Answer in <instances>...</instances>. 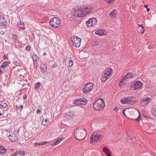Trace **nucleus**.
<instances>
[{
  "label": "nucleus",
  "instance_id": "f257e3e1",
  "mask_svg": "<svg viewBox=\"0 0 156 156\" xmlns=\"http://www.w3.org/2000/svg\"><path fill=\"white\" fill-rule=\"evenodd\" d=\"M92 7L90 5L84 6L82 8L80 6H78L77 8H73L72 12L76 17H82L87 15L92 10Z\"/></svg>",
  "mask_w": 156,
  "mask_h": 156
},
{
  "label": "nucleus",
  "instance_id": "f03ea898",
  "mask_svg": "<svg viewBox=\"0 0 156 156\" xmlns=\"http://www.w3.org/2000/svg\"><path fill=\"white\" fill-rule=\"evenodd\" d=\"M87 133L85 129L77 128L74 131L75 137L78 140L83 139L86 135Z\"/></svg>",
  "mask_w": 156,
  "mask_h": 156
},
{
  "label": "nucleus",
  "instance_id": "7ed1b4c3",
  "mask_svg": "<svg viewBox=\"0 0 156 156\" xmlns=\"http://www.w3.org/2000/svg\"><path fill=\"white\" fill-rule=\"evenodd\" d=\"M105 105L104 101L101 98H99L93 104V107L94 109L97 110L101 109L103 108Z\"/></svg>",
  "mask_w": 156,
  "mask_h": 156
},
{
  "label": "nucleus",
  "instance_id": "20e7f679",
  "mask_svg": "<svg viewBox=\"0 0 156 156\" xmlns=\"http://www.w3.org/2000/svg\"><path fill=\"white\" fill-rule=\"evenodd\" d=\"M121 102L123 104H133L135 102V100L134 97H128L122 98Z\"/></svg>",
  "mask_w": 156,
  "mask_h": 156
},
{
  "label": "nucleus",
  "instance_id": "39448f33",
  "mask_svg": "<svg viewBox=\"0 0 156 156\" xmlns=\"http://www.w3.org/2000/svg\"><path fill=\"white\" fill-rule=\"evenodd\" d=\"M61 22L59 19L55 17L51 19L49 22L50 24L54 27H57L60 26Z\"/></svg>",
  "mask_w": 156,
  "mask_h": 156
},
{
  "label": "nucleus",
  "instance_id": "423d86ee",
  "mask_svg": "<svg viewBox=\"0 0 156 156\" xmlns=\"http://www.w3.org/2000/svg\"><path fill=\"white\" fill-rule=\"evenodd\" d=\"M81 39L77 36H73L71 39V41L73 43V46L76 48L79 47L80 45Z\"/></svg>",
  "mask_w": 156,
  "mask_h": 156
},
{
  "label": "nucleus",
  "instance_id": "0eeeda50",
  "mask_svg": "<svg viewBox=\"0 0 156 156\" xmlns=\"http://www.w3.org/2000/svg\"><path fill=\"white\" fill-rule=\"evenodd\" d=\"M93 84L91 83H87L84 87L83 88L82 91L85 93L87 94L91 91L92 89Z\"/></svg>",
  "mask_w": 156,
  "mask_h": 156
},
{
  "label": "nucleus",
  "instance_id": "6e6552de",
  "mask_svg": "<svg viewBox=\"0 0 156 156\" xmlns=\"http://www.w3.org/2000/svg\"><path fill=\"white\" fill-rule=\"evenodd\" d=\"M97 22V19L95 18H92L90 19L87 21L86 22V23L87 26L90 27L95 26Z\"/></svg>",
  "mask_w": 156,
  "mask_h": 156
},
{
  "label": "nucleus",
  "instance_id": "1a4fd4ad",
  "mask_svg": "<svg viewBox=\"0 0 156 156\" xmlns=\"http://www.w3.org/2000/svg\"><path fill=\"white\" fill-rule=\"evenodd\" d=\"M101 136V135L98 134L96 132L94 133L90 137L91 141L90 143L92 144L94 141H96L99 140Z\"/></svg>",
  "mask_w": 156,
  "mask_h": 156
},
{
  "label": "nucleus",
  "instance_id": "9d476101",
  "mask_svg": "<svg viewBox=\"0 0 156 156\" xmlns=\"http://www.w3.org/2000/svg\"><path fill=\"white\" fill-rule=\"evenodd\" d=\"M142 86V84L140 81H136L134 82L131 87V89L135 90L137 89H140Z\"/></svg>",
  "mask_w": 156,
  "mask_h": 156
},
{
  "label": "nucleus",
  "instance_id": "9b49d317",
  "mask_svg": "<svg viewBox=\"0 0 156 156\" xmlns=\"http://www.w3.org/2000/svg\"><path fill=\"white\" fill-rule=\"evenodd\" d=\"M113 70L111 68H108L104 72L102 76L105 77H109L111 75Z\"/></svg>",
  "mask_w": 156,
  "mask_h": 156
},
{
  "label": "nucleus",
  "instance_id": "f8f14e48",
  "mask_svg": "<svg viewBox=\"0 0 156 156\" xmlns=\"http://www.w3.org/2000/svg\"><path fill=\"white\" fill-rule=\"evenodd\" d=\"M150 100V98L148 97L143 98H142L140 101L141 105L143 106L146 105L149 103V101Z\"/></svg>",
  "mask_w": 156,
  "mask_h": 156
},
{
  "label": "nucleus",
  "instance_id": "ddd939ff",
  "mask_svg": "<svg viewBox=\"0 0 156 156\" xmlns=\"http://www.w3.org/2000/svg\"><path fill=\"white\" fill-rule=\"evenodd\" d=\"M64 117L66 119H71L74 117L73 112L70 111L66 113L64 115Z\"/></svg>",
  "mask_w": 156,
  "mask_h": 156
},
{
  "label": "nucleus",
  "instance_id": "4468645a",
  "mask_svg": "<svg viewBox=\"0 0 156 156\" xmlns=\"http://www.w3.org/2000/svg\"><path fill=\"white\" fill-rule=\"evenodd\" d=\"M7 136L12 142L16 141L18 140V137L13 134H8L7 135Z\"/></svg>",
  "mask_w": 156,
  "mask_h": 156
},
{
  "label": "nucleus",
  "instance_id": "2eb2a0df",
  "mask_svg": "<svg viewBox=\"0 0 156 156\" xmlns=\"http://www.w3.org/2000/svg\"><path fill=\"white\" fill-rule=\"evenodd\" d=\"M7 23L5 18L2 16L0 18V25L1 26H5L7 25Z\"/></svg>",
  "mask_w": 156,
  "mask_h": 156
},
{
  "label": "nucleus",
  "instance_id": "dca6fc26",
  "mask_svg": "<svg viewBox=\"0 0 156 156\" xmlns=\"http://www.w3.org/2000/svg\"><path fill=\"white\" fill-rule=\"evenodd\" d=\"M40 69L43 73H45L47 71V66L44 64H41L40 65Z\"/></svg>",
  "mask_w": 156,
  "mask_h": 156
},
{
  "label": "nucleus",
  "instance_id": "f3484780",
  "mask_svg": "<svg viewBox=\"0 0 156 156\" xmlns=\"http://www.w3.org/2000/svg\"><path fill=\"white\" fill-rule=\"evenodd\" d=\"M133 74L131 73H127L122 78V80L124 81L126 80V78H132L133 77Z\"/></svg>",
  "mask_w": 156,
  "mask_h": 156
},
{
  "label": "nucleus",
  "instance_id": "a211bd4d",
  "mask_svg": "<svg viewBox=\"0 0 156 156\" xmlns=\"http://www.w3.org/2000/svg\"><path fill=\"white\" fill-rule=\"evenodd\" d=\"M25 155L24 152L23 151H16L12 156H24Z\"/></svg>",
  "mask_w": 156,
  "mask_h": 156
},
{
  "label": "nucleus",
  "instance_id": "6ab92c4d",
  "mask_svg": "<svg viewBox=\"0 0 156 156\" xmlns=\"http://www.w3.org/2000/svg\"><path fill=\"white\" fill-rule=\"evenodd\" d=\"M7 149L3 146L0 145V154H4L6 153Z\"/></svg>",
  "mask_w": 156,
  "mask_h": 156
},
{
  "label": "nucleus",
  "instance_id": "aec40b11",
  "mask_svg": "<svg viewBox=\"0 0 156 156\" xmlns=\"http://www.w3.org/2000/svg\"><path fill=\"white\" fill-rule=\"evenodd\" d=\"M10 64V62L5 61L3 62L2 63V65L0 66V69L1 68H6L8 64Z\"/></svg>",
  "mask_w": 156,
  "mask_h": 156
},
{
  "label": "nucleus",
  "instance_id": "412c9836",
  "mask_svg": "<svg viewBox=\"0 0 156 156\" xmlns=\"http://www.w3.org/2000/svg\"><path fill=\"white\" fill-rule=\"evenodd\" d=\"M80 105H85L87 104V100L85 98H80Z\"/></svg>",
  "mask_w": 156,
  "mask_h": 156
},
{
  "label": "nucleus",
  "instance_id": "4be33fe9",
  "mask_svg": "<svg viewBox=\"0 0 156 156\" xmlns=\"http://www.w3.org/2000/svg\"><path fill=\"white\" fill-rule=\"evenodd\" d=\"M12 40L15 43V44H16L17 42L18 41L17 36L16 34H14L13 35Z\"/></svg>",
  "mask_w": 156,
  "mask_h": 156
},
{
  "label": "nucleus",
  "instance_id": "5701e85b",
  "mask_svg": "<svg viewBox=\"0 0 156 156\" xmlns=\"http://www.w3.org/2000/svg\"><path fill=\"white\" fill-rule=\"evenodd\" d=\"M49 121L47 119H43L42 124L44 126H47L48 125Z\"/></svg>",
  "mask_w": 156,
  "mask_h": 156
},
{
  "label": "nucleus",
  "instance_id": "b1692460",
  "mask_svg": "<svg viewBox=\"0 0 156 156\" xmlns=\"http://www.w3.org/2000/svg\"><path fill=\"white\" fill-rule=\"evenodd\" d=\"M62 140V139L59 138L55 142H52L51 144L53 146L56 145L60 142Z\"/></svg>",
  "mask_w": 156,
  "mask_h": 156
},
{
  "label": "nucleus",
  "instance_id": "393cba45",
  "mask_svg": "<svg viewBox=\"0 0 156 156\" xmlns=\"http://www.w3.org/2000/svg\"><path fill=\"white\" fill-rule=\"evenodd\" d=\"M103 151L106 154H108V153H110L109 149L106 147H103Z\"/></svg>",
  "mask_w": 156,
  "mask_h": 156
},
{
  "label": "nucleus",
  "instance_id": "a878e982",
  "mask_svg": "<svg viewBox=\"0 0 156 156\" xmlns=\"http://www.w3.org/2000/svg\"><path fill=\"white\" fill-rule=\"evenodd\" d=\"M116 15V10H113L112 12L109 14V15L112 17H114Z\"/></svg>",
  "mask_w": 156,
  "mask_h": 156
},
{
  "label": "nucleus",
  "instance_id": "bb28decb",
  "mask_svg": "<svg viewBox=\"0 0 156 156\" xmlns=\"http://www.w3.org/2000/svg\"><path fill=\"white\" fill-rule=\"evenodd\" d=\"M16 110H21L23 108V105H20V106L16 105Z\"/></svg>",
  "mask_w": 156,
  "mask_h": 156
},
{
  "label": "nucleus",
  "instance_id": "cd10ccee",
  "mask_svg": "<svg viewBox=\"0 0 156 156\" xmlns=\"http://www.w3.org/2000/svg\"><path fill=\"white\" fill-rule=\"evenodd\" d=\"M151 112L152 114L155 116H156V107L152 109Z\"/></svg>",
  "mask_w": 156,
  "mask_h": 156
},
{
  "label": "nucleus",
  "instance_id": "c85d7f7f",
  "mask_svg": "<svg viewBox=\"0 0 156 156\" xmlns=\"http://www.w3.org/2000/svg\"><path fill=\"white\" fill-rule=\"evenodd\" d=\"M80 98L79 99H77L73 102V103L75 105H80Z\"/></svg>",
  "mask_w": 156,
  "mask_h": 156
},
{
  "label": "nucleus",
  "instance_id": "c756f323",
  "mask_svg": "<svg viewBox=\"0 0 156 156\" xmlns=\"http://www.w3.org/2000/svg\"><path fill=\"white\" fill-rule=\"evenodd\" d=\"M7 106L6 103L5 102L2 103L0 104V108H5Z\"/></svg>",
  "mask_w": 156,
  "mask_h": 156
},
{
  "label": "nucleus",
  "instance_id": "7c9ffc66",
  "mask_svg": "<svg viewBox=\"0 0 156 156\" xmlns=\"http://www.w3.org/2000/svg\"><path fill=\"white\" fill-rule=\"evenodd\" d=\"M91 44L93 46H96L98 45V43L97 41H93L92 42Z\"/></svg>",
  "mask_w": 156,
  "mask_h": 156
},
{
  "label": "nucleus",
  "instance_id": "2f4dec72",
  "mask_svg": "<svg viewBox=\"0 0 156 156\" xmlns=\"http://www.w3.org/2000/svg\"><path fill=\"white\" fill-rule=\"evenodd\" d=\"M108 78V77H105L102 76H101V80L102 82H104Z\"/></svg>",
  "mask_w": 156,
  "mask_h": 156
},
{
  "label": "nucleus",
  "instance_id": "473e14b6",
  "mask_svg": "<svg viewBox=\"0 0 156 156\" xmlns=\"http://www.w3.org/2000/svg\"><path fill=\"white\" fill-rule=\"evenodd\" d=\"M73 64V62L72 60L70 59L69 62V66H68V68L71 67Z\"/></svg>",
  "mask_w": 156,
  "mask_h": 156
},
{
  "label": "nucleus",
  "instance_id": "72a5a7b5",
  "mask_svg": "<svg viewBox=\"0 0 156 156\" xmlns=\"http://www.w3.org/2000/svg\"><path fill=\"white\" fill-rule=\"evenodd\" d=\"M40 83L39 82H38L36 84V85L35 86V89H38L40 86Z\"/></svg>",
  "mask_w": 156,
  "mask_h": 156
},
{
  "label": "nucleus",
  "instance_id": "f704fd0d",
  "mask_svg": "<svg viewBox=\"0 0 156 156\" xmlns=\"http://www.w3.org/2000/svg\"><path fill=\"white\" fill-rule=\"evenodd\" d=\"M17 42L16 44H18L17 46L19 47H22V43L19 41Z\"/></svg>",
  "mask_w": 156,
  "mask_h": 156
},
{
  "label": "nucleus",
  "instance_id": "c9c22d12",
  "mask_svg": "<svg viewBox=\"0 0 156 156\" xmlns=\"http://www.w3.org/2000/svg\"><path fill=\"white\" fill-rule=\"evenodd\" d=\"M45 142H41L40 143H34V144L35 145H41V144H45Z\"/></svg>",
  "mask_w": 156,
  "mask_h": 156
},
{
  "label": "nucleus",
  "instance_id": "e433bc0d",
  "mask_svg": "<svg viewBox=\"0 0 156 156\" xmlns=\"http://www.w3.org/2000/svg\"><path fill=\"white\" fill-rule=\"evenodd\" d=\"M37 56L36 55H34L32 56V58L33 59L34 61L35 60V61H37V60L36 59V58Z\"/></svg>",
  "mask_w": 156,
  "mask_h": 156
},
{
  "label": "nucleus",
  "instance_id": "4c0bfd02",
  "mask_svg": "<svg viewBox=\"0 0 156 156\" xmlns=\"http://www.w3.org/2000/svg\"><path fill=\"white\" fill-rule=\"evenodd\" d=\"M140 119H141V117L140 116V115H139L138 116V118H137V119H134V120H135L137 122H139V121L140 120Z\"/></svg>",
  "mask_w": 156,
  "mask_h": 156
},
{
  "label": "nucleus",
  "instance_id": "58836bf2",
  "mask_svg": "<svg viewBox=\"0 0 156 156\" xmlns=\"http://www.w3.org/2000/svg\"><path fill=\"white\" fill-rule=\"evenodd\" d=\"M148 5H145L144 6V7L147 9V12H148L150 10V9L148 7Z\"/></svg>",
  "mask_w": 156,
  "mask_h": 156
},
{
  "label": "nucleus",
  "instance_id": "ea45409f",
  "mask_svg": "<svg viewBox=\"0 0 156 156\" xmlns=\"http://www.w3.org/2000/svg\"><path fill=\"white\" fill-rule=\"evenodd\" d=\"M5 33V32L4 30H1L0 31V33L2 35H4Z\"/></svg>",
  "mask_w": 156,
  "mask_h": 156
},
{
  "label": "nucleus",
  "instance_id": "a19ab883",
  "mask_svg": "<svg viewBox=\"0 0 156 156\" xmlns=\"http://www.w3.org/2000/svg\"><path fill=\"white\" fill-rule=\"evenodd\" d=\"M26 49L27 51H29L30 50V48L29 46H27L26 48Z\"/></svg>",
  "mask_w": 156,
  "mask_h": 156
},
{
  "label": "nucleus",
  "instance_id": "79ce46f5",
  "mask_svg": "<svg viewBox=\"0 0 156 156\" xmlns=\"http://www.w3.org/2000/svg\"><path fill=\"white\" fill-rule=\"evenodd\" d=\"M96 34H98V35H99V36L102 35H103L104 34H102V33H101V32H98H98H96Z\"/></svg>",
  "mask_w": 156,
  "mask_h": 156
},
{
  "label": "nucleus",
  "instance_id": "37998d69",
  "mask_svg": "<svg viewBox=\"0 0 156 156\" xmlns=\"http://www.w3.org/2000/svg\"><path fill=\"white\" fill-rule=\"evenodd\" d=\"M114 0H105L106 2L109 4L111 3L112 1H113Z\"/></svg>",
  "mask_w": 156,
  "mask_h": 156
},
{
  "label": "nucleus",
  "instance_id": "c03bdc74",
  "mask_svg": "<svg viewBox=\"0 0 156 156\" xmlns=\"http://www.w3.org/2000/svg\"><path fill=\"white\" fill-rule=\"evenodd\" d=\"M8 56L7 55H3V58H6L7 59H8Z\"/></svg>",
  "mask_w": 156,
  "mask_h": 156
},
{
  "label": "nucleus",
  "instance_id": "a18cd8bd",
  "mask_svg": "<svg viewBox=\"0 0 156 156\" xmlns=\"http://www.w3.org/2000/svg\"><path fill=\"white\" fill-rule=\"evenodd\" d=\"M144 27H142V29L141 30V33H144Z\"/></svg>",
  "mask_w": 156,
  "mask_h": 156
},
{
  "label": "nucleus",
  "instance_id": "49530a36",
  "mask_svg": "<svg viewBox=\"0 0 156 156\" xmlns=\"http://www.w3.org/2000/svg\"><path fill=\"white\" fill-rule=\"evenodd\" d=\"M41 109H38L37 110V114H38L41 112Z\"/></svg>",
  "mask_w": 156,
  "mask_h": 156
},
{
  "label": "nucleus",
  "instance_id": "de8ad7c7",
  "mask_svg": "<svg viewBox=\"0 0 156 156\" xmlns=\"http://www.w3.org/2000/svg\"><path fill=\"white\" fill-rule=\"evenodd\" d=\"M27 98V94H25L23 98L24 99H26Z\"/></svg>",
  "mask_w": 156,
  "mask_h": 156
},
{
  "label": "nucleus",
  "instance_id": "09e8293b",
  "mask_svg": "<svg viewBox=\"0 0 156 156\" xmlns=\"http://www.w3.org/2000/svg\"><path fill=\"white\" fill-rule=\"evenodd\" d=\"M108 156H112L110 152L109 153H108V154H106Z\"/></svg>",
  "mask_w": 156,
  "mask_h": 156
},
{
  "label": "nucleus",
  "instance_id": "8fccbe9b",
  "mask_svg": "<svg viewBox=\"0 0 156 156\" xmlns=\"http://www.w3.org/2000/svg\"><path fill=\"white\" fill-rule=\"evenodd\" d=\"M14 63L15 65H17L18 64V62L17 61H14Z\"/></svg>",
  "mask_w": 156,
  "mask_h": 156
},
{
  "label": "nucleus",
  "instance_id": "3c124183",
  "mask_svg": "<svg viewBox=\"0 0 156 156\" xmlns=\"http://www.w3.org/2000/svg\"><path fill=\"white\" fill-rule=\"evenodd\" d=\"M152 47V46H151V45H149L148 46V48L149 49H151V48Z\"/></svg>",
  "mask_w": 156,
  "mask_h": 156
},
{
  "label": "nucleus",
  "instance_id": "603ef678",
  "mask_svg": "<svg viewBox=\"0 0 156 156\" xmlns=\"http://www.w3.org/2000/svg\"><path fill=\"white\" fill-rule=\"evenodd\" d=\"M132 8L134 10H136V7H135L133 6L132 7Z\"/></svg>",
  "mask_w": 156,
  "mask_h": 156
},
{
  "label": "nucleus",
  "instance_id": "864d4df0",
  "mask_svg": "<svg viewBox=\"0 0 156 156\" xmlns=\"http://www.w3.org/2000/svg\"><path fill=\"white\" fill-rule=\"evenodd\" d=\"M125 109H124L123 110V112H122V113L124 114V115L125 116H126V114H125Z\"/></svg>",
  "mask_w": 156,
  "mask_h": 156
},
{
  "label": "nucleus",
  "instance_id": "5fc2aeb1",
  "mask_svg": "<svg viewBox=\"0 0 156 156\" xmlns=\"http://www.w3.org/2000/svg\"><path fill=\"white\" fill-rule=\"evenodd\" d=\"M114 110H118V108L117 107H115V108H114Z\"/></svg>",
  "mask_w": 156,
  "mask_h": 156
},
{
  "label": "nucleus",
  "instance_id": "6e6d98bb",
  "mask_svg": "<svg viewBox=\"0 0 156 156\" xmlns=\"http://www.w3.org/2000/svg\"><path fill=\"white\" fill-rule=\"evenodd\" d=\"M129 140H133V138L132 137H129Z\"/></svg>",
  "mask_w": 156,
  "mask_h": 156
},
{
  "label": "nucleus",
  "instance_id": "4d7b16f0",
  "mask_svg": "<svg viewBox=\"0 0 156 156\" xmlns=\"http://www.w3.org/2000/svg\"><path fill=\"white\" fill-rule=\"evenodd\" d=\"M126 136L127 137H129V134H127V133H126Z\"/></svg>",
  "mask_w": 156,
  "mask_h": 156
},
{
  "label": "nucleus",
  "instance_id": "13d9d810",
  "mask_svg": "<svg viewBox=\"0 0 156 156\" xmlns=\"http://www.w3.org/2000/svg\"><path fill=\"white\" fill-rule=\"evenodd\" d=\"M43 54L44 55H46V54L45 52H44L43 53Z\"/></svg>",
  "mask_w": 156,
  "mask_h": 156
},
{
  "label": "nucleus",
  "instance_id": "bf43d9fd",
  "mask_svg": "<svg viewBox=\"0 0 156 156\" xmlns=\"http://www.w3.org/2000/svg\"><path fill=\"white\" fill-rule=\"evenodd\" d=\"M22 28L23 30L25 29V27L24 26H23V27H22Z\"/></svg>",
  "mask_w": 156,
  "mask_h": 156
},
{
  "label": "nucleus",
  "instance_id": "052dcab7",
  "mask_svg": "<svg viewBox=\"0 0 156 156\" xmlns=\"http://www.w3.org/2000/svg\"><path fill=\"white\" fill-rule=\"evenodd\" d=\"M138 26H140V27H142V26H141V24H138Z\"/></svg>",
  "mask_w": 156,
  "mask_h": 156
},
{
  "label": "nucleus",
  "instance_id": "680f3d73",
  "mask_svg": "<svg viewBox=\"0 0 156 156\" xmlns=\"http://www.w3.org/2000/svg\"><path fill=\"white\" fill-rule=\"evenodd\" d=\"M2 70L0 69V73H2Z\"/></svg>",
  "mask_w": 156,
  "mask_h": 156
},
{
  "label": "nucleus",
  "instance_id": "e2e57ef3",
  "mask_svg": "<svg viewBox=\"0 0 156 156\" xmlns=\"http://www.w3.org/2000/svg\"><path fill=\"white\" fill-rule=\"evenodd\" d=\"M2 115V114L1 113H0V116H1Z\"/></svg>",
  "mask_w": 156,
  "mask_h": 156
},
{
  "label": "nucleus",
  "instance_id": "0e129e2a",
  "mask_svg": "<svg viewBox=\"0 0 156 156\" xmlns=\"http://www.w3.org/2000/svg\"><path fill=\"white\" fill-rule=\"evenodd\" d=\"M5 42H7V41H6V40H5Z\"/></svg>",
  "mask_w": 156,
  "mask_h": 156
}]
</instances>
